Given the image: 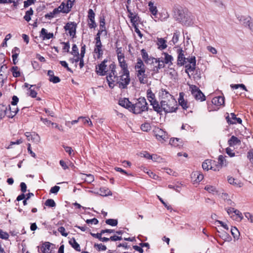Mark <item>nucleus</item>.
<instances>
[{
  "instance_id": "nucleus-1",
  "label": "nucleus",
  "mask_w": 253,
  "mask_h": 253,
  "mask_svg": "<svg viewBox=\"0 0 253 253\" xmlns=\"http://www.w3.org/2000/svg\"><path fill=\"white\" fill-rule=\"evenodd\" d=\"M119 76L116 71V65L113 62L109 65V70L106 77L107 82L110 88H113L117 85L120 89H126L130 82L129 71H121Z\"/></svg>"
},
{
  "instance_id": "nucleus-2",
  "label": "nucleus",
  "mask_w": 253,
  "mask_h": 253,
  "mask_svg": "<svg viewBox=\"0 0 253 253\" xmlns=\"http://www.w3.org/2000/svg\"><path fill=\"white\" fill-rule=\"evenodd\" d=\"M177 64L179 66L184 65L186 63L188 64L185 66V72L189 73L193 72L196 68V58L195 56H191L189 58H186L184 55V51L180 48L177 50Z\"/></svg>"
},
{
  "instance_id": "nucleus-3",
  "label": "nucleus",
  "mask_w": 253,
  "mask_h": 253,
  "mask_svg": "<svg viewBox=\"0 0 253 253\" xmlns=\"http://www.w3.org/2000/svg\"><path fill=\"white\" fill-rule=\"evenodd\" d=\"M175 17L177 21L186 26H191L194 23V17L187 10L178 9L175 13Z\"/></svg>"
},
{
  "instance_id": "nucleus-4",
  "label": "nucleus",
  "mask_w": 253,
  "mask_h": 253,
  "mask_svg": "<svg viewBox=\"0 0 253 253\" xmlns=\"http://www.w3.org/2000/svg\"><path fill=\"white\" fill-rule=\"evenodd\" d=\"M134 69L136 72L139 82L142 84L147 83V75L146 74V66L140 58H138L136 63L134 66Z\"/></svg>"
},
{
  "instance_id": "nucleus-5",
  "label": "nucleus",
  "mask_w": 253,
  "mask_h": 253,
  "mask_svg": "<svg viewBox=\"0 0 253 253\" xmlns=\"http://www.w3.org/2000/svg\"><path fill=\"white\" fill-rule=\"evenodd\" d=\"M177 102L174 98L168 101H161L160 109L155 111L160 114H161L163 111L166 113H172L176 111L177 109Z\"/></svg>"
},
{
  "instance_id": "nucleus-6",
  "label": "nucleus",
  "mask_w": 253,
  "mask_h": 253,
  "mask_svg": "<svg viewBox=\"0 0 253 253\" xmlns=\"http://www.w3.org/2000/svg\"><path fill=\"white\" fill-rule=\"evenodd\" d=\"M148 104L144 97H140L137 99L135 103L132 104L131 111L134 114H140L148 110Z\"/></svg>"
},
{
  "instance_id": "nucleus-7",
  "label": "nucleus",
  "mask_w": 253,
  "mask_h": 253,
  "mask_svg": "<svg viewBox=\"0 0 253 253\" xmlns=\"http://www.w3.org/2000/svg\"><path fill=\"white\" fill-rule=\"evenodd\" d=\"M189 89L191 94L197 100L203 101L206 99L205 96L197 86L189 85Z\"/></svg>"
},
{
  "instance_id": "nucleus-8",
  "label": "nucleus",
  "mask_w": 253,
  "mask_h": 253,
  "mask_svg": "<svg viewBox=\"0 0 253 253\" xmlns=\"http://www.w3.org/2000/svg\"><path fill=\"white\" fill-rule=\"evenodd\" d=\"M147 97L150 104L153 106L154 111L158 110L160 109V104L158 101L156 99L155 94L150 89H148L147 91Z\"/></svg>"
},
{
  "instance_id": "nucleus-9",
  "label": "nucleus",
  "mask_w": 253,
  "mask_h": 253,
  "mask_svg": "<svg viewBox=\"0 0 253 253\" xmlns=\"http://www.w3.org/2000/svg\"><path fill=\"white\" fill-rule=\"evenodd\" d=\"M154 132L156 138L161 142L165 141L168 138L167 132L161 128H156Z\"/></svg>"
},
{
  "instance_id": "nucleus-10",
  "label": "nucleus",
  "mask_w": 253,
  "mask_h": 253,
  "mask_svg": "<svg viewBox=\"0 0 253 253\" xmlns=\"http://www.w3.org/2000/svg\"><path fill=\"white\" fill-rule=\"evenodd\" d=\"M64 29L66 31H68L70 36L72 38H74L76 33L77 24L75 22H68L64 26Z\"/></svg>"
},
{
  "instance_id": "nucleus-11",
  "label": "nucleus",
  "mask_w": 253,
  "mask_h": 253,
  "mask_svg": "<svg viewBox=\"0 0 253 253\" xmlns=\"http://www.w3.org/2000/svg\"><path fill=\"white\" fill-rule=\"evenodd\" d=\"M107 62V60H104L100 64L98 65V67L96 68V72L97 74L100 76H104L106 75L107 76V73L109 70H106L107 66L106 63Z\"/></svg>"
},
{
  "instance_id": "nucleus-12",
  "label": "nucleus",
  "mask_w": 253,
  "mask_h": 253,
  "mask_svg": "<svg viewBox=\"0 0 253 253\" xmlns=\"http://www.w3.org/2000/svg\"><path fill=\"white\" fill-rule=\"evenodd\" d=\"M159 94L161 101H168L169 99L174 98L173 96L165 89H161L159 91Z\"/></svg>"
},
{
  "instance_id": "nucleus-13",
  "label": "nucleus",
  "mask_w": 253,
  "mask_h": 253,
  "mask_svg": "<svg viewBox=\"0 0 253 253\" xmlns=\"http://www.w3.org/2000/svg\"><path fill=\"white\" fill-rule=\"evenodd\" d=\"M141 54L144 61L146 64H152L154 63L155 58L149 56L148 54L144 49L141 50Z\"/></svg>"
},
{
  "instance_id": "nucleus-14",
  "label": "nucleus",
  "mask_w": 253,
  "mask_h": 253,
  "mask_svg": "<svg viewBox=\"0 0 253 253\" xmlns=\"http://www.w3.org/2000/svg\"><path fill=\"white\" fill-rule=\"evenodd\" d=\"M226 156L224 157L222 155H220L218 158V164L215 163L214 171L219 170L222 167L226 166L227 165L226 160L225 159Z\"/></svg>"
},
{
  "instance_id": "nucleus-15",
  "label": "nucleus",
  "mask_w": 253,
  "mask_h": 253,
  "mask_svg": "<svg viewBox=\"0 0 253 253\" xmlns=\"http://www.w3.org/2000/svg\"><path fill=\"white\" fill-rule=\"evenodd\" d=\"M214 165H215V162L207 160L203 163L202 168L204 170H208L210 169L214 171L215 169Z\"/></svg>"
},
{
  "instance_id": "nucleus-16",
  "label": "nucleus",
  "mask_w": 253,
  "mask_h": 253,
  "mask_svg": "<svg viewBox=\"0 0 253 253\" xmlns=\"http://www.w3.org/2000/svg\"><path fill=\"white\" fill-rule=\"evenodd\" d=\"M227 121L230 124H235L236 123L241 124L242 120L240 118H237L234 113H231L230 116H228L226 118Z\"/></svg>"
},
{
  "instance_id": "nucleus-17",
  "label": "nucleus",
  "mask_w": 253,
  "mask_h": 253,
  "mask_svg": "<svg viewBox=\"0 0 253 253\" xmlns=\"http://www.w3.org/2000/svg\"><path fill=\"white\" fill-rule=\"evenodd\" d=\"M154 63H158L157 66L154 67L153 71L156 73H159V70L165 67V63L163 62V60L160 58H155L154 59Z\"/></svg>"
},
{
  "instance_id": "nucleus-18",
  "label": "nucleus",
  "mask_w": 253,
  "mask_h": 253,
  "mask_svg": "<svg viewBox=\"0 0 253 253\" xmlns=\"http://www.w3.org/2000/svg\"><path fill=\"white\" fill-rule=\"evenodd\" d=\"M162 55L164 57H162L161 58L163 60L165 64H168L169 67L172 64V61L173 60V58L171 55L167 52H163Z\"/></svg>"
},
{
  "instance_id": "nucleus-19",
  "label": "nucleus",
  "mask_w": 253,
  "mask_h": 253,
  "mask_svg": "<svg viewBox=\"0 0 253 253\" xmlns=\"http://www.w3.org/2000/svg\"><path fill=\"white\" fill-rule=\"evenodd\" d=\"M178 103H179V104L184 110H186L189 107L187 101L184 100V93L183 92H180L179 93V97L178 98Z\"/></svg>"
},
{
  "instance_id": "nucleus-20",
  "label": "nucleus",
  "mask_w": 253,
  "mask_h": 253,
  "mask_svg": "<svg viewBox=\"0 0 253 253\" xmlns=\"http://www.w3.org/2000/svg\"><path fill=\"white\" fill-rule=\"evenodd\" d=\"M213 104L216 106H221L224 105V97L218 96L213 97L211 101Z\"/></svg>"
},
{
  "instance_id": "nucleus-21",
  "label": "nucleus",
  "mask_w": 253,
  "mask_h": 253,
  "mask_svg": "<svg viewBox=\"0 0 253 253\" xmlns=\"http://www.w3.org/2000/svg\"><path fill=\"white\" fill-rule=\"evenodd\" d=\"M119 66L121 68V71H129L128 65L125 59V56L118 58Z\"/></svg>"
},
{
  "instance_id": "nucleus-22",
  "label": "nucleus",
  "mask_w": 253,
  "mask_h": 253,
  "mask_svg": "<svg viewBox=\"0 0 253 253\" xmlns=\"http://www.w3.org/2000/svg\"><path fill=\"white\" fill-rule=\"evenodd\" d=\"M56 9H58L59 12L63 13H68L71 11L70 6H68L66 3L64 2L61 3L59 6Z\"/></svg>"
},
{
  "instance_id": "nucleus-23",
  "label": "nucleus",
  "mask_w": 253,
  "mask_h": 253,
  "mask_svg": "<svg viewBox=\"0 0 253 253\" xmlns=\"http://www.w3.org/2000/svg\"><path fill=\"white\" fill-rule=\"evenodd\" d=\"M40 37L42 38L43 40H49L53 37V34L48 33L46 29L42 28L40 32Z\"/></svg>"
},
{
  "instance_id": "nucleus-24",
  "label": "nucleus",
  "mask_w": 253,
  "mask_h": 253,
  "mask_svg": "<svg viewBox=\"0 0 253 253\" xmlns=\"http://www.w3.org/2000/svg\"><path fill=\"white\" fill-rule=\"evenodd\" d=\"M119 105L131 111L132 104L129 101L128 99L125 98L119 101Z\"/></svg>"
},
{
  "instance_id": "nucleus-25",
  "label": "nucleus",
  "mask_w": 253,
  "mask_h": 253,
  "mask_svg": "<svg viewBox=\"0 0 253 253\" xmlns=\"http://www.w3.org/2000/svg\"><path fill=\"white\" fill-rule=\"evenodd\" d=\"M191 177L192 179H195L194 181L198 183L202 181L204 178V175L199 171H195L192 173Z\"/></svg>"
},
{
  "instance_id": "nucleus-26",
  "label": "nucleus",
  "mask_w": 253,
  "mask_h": 253,
  "mask_svg": "<svg viewBox=\"0 0 253 253\" xmlns=\"http://www.w3.org/2000/svg\"><path fill=\"white\" fill-rule=\"evenodd\" d=\"M47 75L49 76V80L50 82H52L54 84H56L60 81V79L59 77L55 76L53 71L49 70L47 73Z\"/></svg>"
},
{
  "instance_id": "nucleus-27",
  "label": "nucleus",
  "mask_w": 253,
  "mask_h": 253,
  "mask_svg": "<svg viewBox=\"0 0 253 253\" xmlns=\"http://www.w3.org/2000/svg\"><path fill=\"white\" fill-rule=\"evenodd\" d=\"M8 111V117L12 118L17 114L18 109L16 106H12V107L9 106L7 108Z\"/></svg>"
},
{
  "instance_id": "nucleus-28",
  "label": "nucleus",
  "mask_w": 253,
  "mask_h": 253,
  "mask_svg": "<svg viewBox=\"0 0 253 253\" xmlns=\"http://www.w3.org/2000/svg\"><path fill=\"white\" fill-rule=\"evenodd\" d=\"M157 45L159 49L164 50L167 47V41L163 38H158Z\"/></svg>"
},
{
  "instance_id": "nucleus-29",
  "label": "nucleus",
  "mask_w": 253,
  "mask_h": 253,
  "mask_svg": "<svg viewBox=\"0 0 253 253\" xmlns=\"http://www.w3.org/2000/svg\"><path fill=\"white\" fill-rule=\"evenodd\" d=\"M234 211V214H233V215H231V218L234 220L241 221L243 217L242 213L239 210L236 209H235Z\"/></svg>"
},
{
  "instance_id": "nucleus-30",
  "label": "nucleus",
  "mask_w": 253,
  "mask_h": 253,
  "mask_svg": "<svg viewBox=\"0 0 253 253\" xmlns=\"http://www.w3.org/2000/svg\"><path fill=\"white\" fill-rule=\"evenodd\" d=\"M5 116L8 117L7 107L5 105L0 104V120H1Z\"/></svg>"
},
{
  "instance_id": "nucleus-31",
  "label": "nucleus",
  "mask_w": 253,
  "mask_h": 253,
  "mask_svg": "<svg viewBox=\"0 0 253 253\" xmlns=\"http://www.w3.org/2000/svg\"><path fill=\"white\" fill-rule=\"evenodd\" d=\"M69 243L76 251L78 252L81 251L80 245L76 242L74 238L71 239L69 241Z\"/></svg>"
},
{
  "instance_id": "nucleus-32",
  "label": "nucleus",
  "mask_w": 253,
  "mask_h": 253,
  "mask_svg": "<svg viewBox=\"0 0 253 253\" xmlns=\"http://www.w3.org/2000/svg\"><path fill=\"white\" fill-rule=\"evenodd\" d=\"M230 146H234L237 144H240L241 141L236 136H232L228 141Z\"/></svg>"
},
{
  "instance_id": "nucleus-33",
  "label": "nucleus",
  "mask_w": 253,
  "mask_h": 253,
  "mask_svg": "<svg viewBox=\"0 0 253 253\" xmlns=\"http://www.w3.org/2000/svg\"><path fill=\"white\" fill-rule=\"evenodd\" d=\"M148 6L149 11L152 15H156L158 14L157 8L154 5V2L149 1L148 2Z\"/></svg>"
},
{
  "instance_id": "nucleus-34",
  "label": "nucleus",
  "mask_w": 253,
  "mask_h": 253,
  "mask_svg": "<svg viewBox=\"0 0 253 253\" xmlns=\"http://www.w3.org/2000/svg\"><path fill=\"white\" fill-rule=\"evenodd\" d=\"M94 52L96 54L97 58L100 59L103 54L102 46H96L94 47Z\"/></svg>"
},
{
  "instance_id": "nucleus-35",
  "label": "nucleus",
  "mask_w": 253,
  "mask_h": 253,
  "mask_svg": "<svg viewBox=\"0 0 253 253\" xmlns=\"http://www.w3.org/2000/svg\"><path fill=\"white\" fill-rule=\"evenodd\" d=\"M244 22H243V24L246 26H248V27L250 28L252 32L253 33V21H251V18L248 17L244 19Z\"/></svg>"
},
{
  "instance_id": "nucleus-36",
  "label": "nucleus",
  "mask_w": 253,
  "mask_h": 253,
  "mask_svg": "<svg viewBox=\"0 0 253 253\" xmlns=\"http://www.w3.org/2000/svg\"><path fill=\"white\" fill-rule=\"evenodd\" d=\"M100 195L102 196H107L112 195L111 191L107 188L102 187L100 188Z\"/></svg>"
},
{
  "instance_id": "nucleus-37",
  "label": "nucleus",
  "mask_w": 253,
  "mask_h": 253,
  "mask_svg": "<svg viewBox=\"0 0 253 253\" xmlns=\"http://www.w3.org/2000/svg\"><path fill=\"white\" fill-rule=\"evenodd\" d=\"M228 181L230 184L237 186L239 187H241L242 186V183L239 182L237 179H235L232 177H228Z\"/></svg>"
},
{
  "instance_id": "nucleus-38",
  "label": "nucleus",
  "mask_w": 253,
  "mask_h": 253,
  "mask_svg": "<svg viewBox=\"0 0 253 253\" xmlns=\"http://www.w3.org/2000/svg\"><path fill=\"white\" fill-rule=\"evenodd\" d=\"M169 144L174 147H178L181 145V141L177 138H171L169 140Z\"/></svg>"
},
{
  "instance_id": "nucleus-39",
  "label": "nucleus",
  "mask_w": 253,
  "mask_h": 253,
  "mask_svg": "<svg viewBox=\"0 0 253 253\" xmlns=\"http://www.w3.org/2000/svg\"><path fill=\"white\" fill-rule=\"evenodd\" d=\"M204 189L209 193H212L213 194H215L217 193L216 187L212 185H207L205 187Z\"/></svg>"
},
{
  "instance_id": "nucleus-40",
  "label": "nucleus",
  "mask_w": 253,
  "mask_h": 253,
  "mask_svg": "<svg viewBox=\"0 0 253 253\" xmlns=\"http://www.w3.org/2000/svg\"><path fill=\"white\" fill-rule=\"evenodd\" d=\"M34 11L32 8H30L29 10L26 12L25 15L24 16V19L27 22L31 20V16L33 15Z\"/></svg>"
},
{
  "instance_id": "nucleus-41",
  "label": "nucleus",
  "mask_w": 253,
  "mask_h": 253,
  "mask_svg": "<svg viewBox=\"0 0 253 253\" xmlns=\"http://www.w3.org/2000/svg\"><path fill=\"white\" fill-rule=\"evenodd\" d=\"M11 72L14 77H19L20 76L21 73L17 66H13L11 68Z\"/></svg>"
},
{
  "instance_id": "nucleus-42",
  "label": "nucleus",
  "mask_w": 253,
  "mask_h": 253,
  "mask_svg": "<svg viewBox=\"0 0 253 253\" xmlns=\"http://www.w3.org/2000/svg\"><path fill=\"white\" fill-rule=\"evenodd\" d=\"M50 245L49 243H46L42 246V253H50Z\"/></svg>"
},
{
  "instance_id": "nucleus-43",
  "label": "nucleus",
  "mask_w": 253,
  "mask_h": 253,
  "mask_svg": "<svg viewBox=\"0 0 253 253\" xmlns=\"http://www.w3.org/2000/svg\"><path fill=\"white\" fill-rule=\"evenodd\" d=\"M106 29L104 16H101L99 19V29Z\"/></svg>"
},
{
  "instance_id": "nucleus-44",
  "label": "nucleus",
  "mask_w": 253,
  "mask_h": 253,
  "mask_svg": "<svg viewBox=\"0 0 253 253\" xmlns=\"http://www.w3.org/2000/svg\"><path fill=\"white\" fill-rule=\"evenodd\" d=\"M231 87L233 89H237L239 87L242 88L243 90L247 91L248 90L246 87V86L244 84H231Z\"/></svg>"
},
{
  "instance_id": "nucleus-45",
  "label": "nucleus",
  "mask_w": 253,
  "mask_h": 253,
  "mask_svg": "<svg viewBox=\"0 0 253 253\" xmlns=\"http://www.w3.org/2000/svg\"><path fill=\"white\" fill-rule=\"evenodd\" d=\"M180 36V32L178 31H176L175 33H174L173 37L172 39V42L173 43V44H175L177 43L179 40V37Z\"/></svg>"
},
{
  "instance_id": "nucleus-46",
  "label": "nucleus",
  "mask_w": 253,
  "mask_h": 253,
  "mask_svg": "<svg viewBox=\"0 0 253 253\" xmlns=\"http://www.w3.org/2000/svg\"><path fill=\"white\" fill-rule=\"evenodd\" d=\"M45 205L49 207H54L56 206V204L53 200L49 199L45 201Z\"/></svg>"
},
{
  "instance_id": "nucleus-47",
  "label": "nucleus",
  "mask_w": 253,
  "mask_h": 253,
  "mask_svg": "<svg viewBox=\"0 0 253 253\" xmlns=\"http://www.w3.org/2000/svg\"><path fill=\"white\" fill-rule=\"evenodd\" d=\"M84 175L86 176V178H84V181L90 183L92 182H93L94 180V176L91 174H84Z\"/></svg>"
},
{
  "instance_id": "nucleus-48",
  "label": "nucleus",
  "mask_w": 253,
  "mask_h": 253,
  "mask_svg": "<svg viewBox=\"0 0 253 253\" xmlns=\"http://www.w3.org/2000/svg\"><path fill=\"white\" fill-rule=\"evenodd\" d=\"M81 119L84 125H87L88 126H92V123L90 119L87 117H82Z\"/></svg>"
},
{
  "instance_id": "nucleus-49",
  "label": "nucleus",
  "mask_w": 253,
  "mask_h": 253,
  "mask_svg": "<svg viewBox=\"0 0 253 253\" xmlns=\"http://www.w3.org/2000/svg\"><path fill=\"white\" fill-rule=\"evenodd\" d=\"M139 17L138 16L137 14H135L134 16L132 17V18L130 19V21L132 23V24L133 26H136L138 24V21H139Z\"/></svg>"
},
{
  "instance_id": "nucleus-50",
  "label": "nucleus",
  "mask_w": 253,
  "mask_h": 253,
  "mask_svg": "<svg viewBox=\"0 0 253 253\" xmlns=\"http://www.w3.org/2000/svg\"><path fill=\"white\" fill-rule=\"evenodd\" d=\"M106 224L114 226H116L118 224V221L114 219H108L106 220Z\"/></svg>"
},
{
  "instance_id": "nucleus-51",
  "label": "nucleus",
  "mask_w": 253,
  "mask_h": 253,
  "mask_svg": "<svg viewBox=\"0 0 253 253\" xmlns=\"http://www.w3.org/2000/svg\"><path fill=\"white\" fill-rule=\"evenodd\" d=\"M31 140H32L33 141H34L36 143L39 142L40 140L39 135L35 132H32V136H31Z\"/></svg>"
},
{
  "instance_id": "nucleus-52",
  "label": "nucleus",
  "mask_w": 253,
  "mask_h": 253,
  "mask_svg": "<svg viewBox=\"0 0 253 253\" xmlns=\"http://www.w3.org/2000/svg\"><path fill=\"white\" fill-rule=\"evenodd\" d=\"M95 13L92 9H89L88 11V20H95Z\"/></svg>"
},
{
  "instance_id": "nucleus-53",
  "label": "nucleus",
  "mask_w": 253,
  "mask_h": 253,
  "mask_svg": "<svg viewBox=\"0 0 253 253\" xmlns=\"http://www.w3.org/2000/svg\"><path fill=\"white\" fill-rule=\"evenodd\" d=\"M231 232L234 238H238L239 234V232L236 227H234L233 228H232L231 229Z\"/></svg>"
},
{
  "instance_id": "nucleus-54",
  "label": "nucleus",
  "mask_w": 253,
  "mask_h": 253,
  "mask_svg": "<svg viewBox=\"0 0 253 253\" xmlns=\"http://www.w3.org/2000/svg\"><path fill=\"white\" fill-rule=\"evenodd\" d=\"M36 86V85H31L29 89V95L33 98H35L36 97L37 93L34 89H31L32 87Z\"/></svg>"
},
{
  "instance_id": "nucleus-55",
  "label": "nucleus",
  "mask_w": 253,
  "mask_h": 253,
  "mask_svg": "<svg viewBox=\"0 0 253 253\" xmlns=\"http://www.w3.org/2000/svg\"><path fill=\"white\" fill-rule=\"evenodd\" d=\"M71 54L73 55H79V50L76 44H74L72 46V51Z\"/></svg>"
},
{
  "instance_id": "nucleus-56",
  "label": "nucleus",
  "mask_w": 253,
  "mask_h": 253,
  "mask_svg": "<svg viewBox=\"0 0 253 253\" xmlns=\"http://www.w3.org/2000/svg\"><path fill=\"white\" fill-rule=\"evenodd\" d=\"M88 25L90 29H94L97 26L95 20H88Z\"/></svg>"
},
{
  "instance_id": "nucleus-57",
  "label": "nucleus",
  "mask_w": 253,
  "mask_h": 253,
  "mask_svg": "<svg viewBox=\"0 0 253 253\" xmlns=\"http://www.w3.org/2000/svg\"><path fill=\"white\" fill-rule=\"evenodd\" d=\"M9 237L8 234L0 229V238L2 239H7Z\"/></svg>"
},
{
  "instance_id": "nucleus-58",
  "label": "nucleus",
  "mask_w": 253,
  "mask_h": 253,
  "mask_svg": "<svg viewBox=\"0 0 253 253\" xmlns=\"http://www.w3.org/2000/svg\"><path fill=\"white\" fill-rule=\"evenodd\" d=\"M168 72L171 78H175L177 76L176 71L173 68H169Z\"/></svg>"
},
{
  "instance_id": "nucleus-59",
  "label": "nucleus",
  "mask_w": 253,
  "mask_h": 253,
  "mask_svg": "<svg viewBox=\"0 0 253 253\" xmlns=\"http://www.w3.org/2000/svg\"><path fill=\"white\" fill-rule=\"evenodd\" d=\"M94 247H96L97 248V249H98V250L99 251H105L106 250V249H107L105 245H103L102 244H95L94 245Z\"/></svg>"
},
{
  "instance_id": "nucleus-60",
  "label": "nucleus",
  "mask_w": 253,
  "mask_h": 253,
  "mask_svg": "<svg viewBox=\"0 0 253 253\" xmlns=\"http://www.w3.org/2000/svg\"><path fill=\"white\" fill-rule=\"evenodd\" d=\"M58 231L61 233V234L64 236L66 237L68 235V233L65 232V229L64 227L61 226L58 228Z\"/></svg>"
},
{
  "instance_id": "nucleus-61",
  "label": "nucleus",
  "mask_w": 253,
  "mask_h": 253,
  "mask_svg": "<svg viewBox=\"0 0 253 253\" xmlns=\"http://www.w3.org/2000/svg\"><path fill=\"white\" fill-rule=\"evenodd\" d=\"M60 187L58 186H54L51 187L50 190V192L53 194H57L60 189Z\"/></svg>"
},
{
  "instance_id": "nucleus-62",
  "label": "nucleus",
  "mask_w": 253,
  "mask_h": 253,
  "mask_svg": "<svg viewBox=\"0 0 253 253\" xmlns=\"http://www.w3.org/2000/svg\"><path fill=\"white\" fill-rule=\"evenodd\" d=\"M36 0H27L24 2V7H27L31 4L34 3Z\"/></svg>"
},
{
  "instance_id": "nucleus-63",
  "label": "nucleus",
  "mask_w": 253,
  "mask_h": 253,
  "mask_svg": "<svg viewBox=\"0 0 253 253\" xmlns=\"http://www.w3.org/2000/svg\"><path fill=\"white\" fill-rule=\"evenodd\" d=\"M86 222L88 224H97L98 223V220L96 218H93L91 219H87Z\"/></svg>"
},
{
  "instance_id": "nucleus-64",
  "label": "nucleus",
  "mask_w": 253,
  "mask_h": 253,
  "mask_svg": "<svg viewBox=\"0 0 253 253\" xmlns=\"http://www.w3.org/2000/svg\"><path fill=\"white\" fill-rule=\"evenodd\" d=\"M247 157L249 159L250 161L253 163V150H250L247 155Z\"/></svg>"
}]
</instances>
